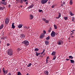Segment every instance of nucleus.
<instances>
[{
  "label": "nucleus",
  "instance_id": "nucleus-1",
  "mask_svg": "<svg viewBox=\"0 0 75 75\" xmlns=\"http://www.w3.org/2000/svg\"><path fill=\"white\" fill-rule=\"evenodd\" d=\"M8 55L9 56H11L13 54V51L11 49H9L7 51Z\"/></svg>",
  "mask_w": 75,
  "mask_h": 75
},
{
  "label": "nucleus",
  "instance_id": "nucleus-2",
  "mask_svg": "<svg viewBox=\"0 0 75 75\" xmlns=\"http://www.w3.org/2000/svg\"><path fill=\"white\" fill-rule=\"evenodd\" d=\"M21 44H23L25 47H27L29 45V42L27 40H24L21 42Z\"/></svg>",
  "mask_w": 75,
  "mask_h": 75
},
{
  "label": "nucleus",
  "instance_id": "nucleus-3",
  "mask_svg": "<svg viewBox=\"0 0 75 75\" xmlns=\"http://www.w3.org/2000/svg\"><path fill=\"white\" fill-rule=\"evenodd\" d=\"M2 71L4 73V75H6V74H7L8 72V70L6 69H4V68H3L2 69Z\"/></svg>",
  "mask_w": 75,
  "mask_h": 75
},
{
  "label": "nucleus",
  "instance_id": "nucleus-4",
  "mask_svg": "<svg viewBox=\"0 0 75 75\" xmlns=\"http://www.w3.org/2000/svg\"><path fill=\"white\" fill-rule=\"evenodd\" d=\"M9 23V18H6L5 20V23L6 24H8Z\"/></svg>",
  "mask_w": 75,
  "mask_h": 75
},
{
  "label": "nucleus",
  "instance_id": "nucleus-5",
  "mask_svg": "<svg viewBox=\"0 0 75 75\" xmlns=\"http://www.w3.org/2000/svg\"><path fill=\"white\" fill-rule=\"evenodd\" d=\"M48 1V0H41V3L42 4H45Z\"/></svg>",
  "mask_w": 75,
  "mask_h": 75
},
{
  "label": "nucleus",
  "instance_id": "nucleus-6",
  "mask_svg": "<svg viewBox=\"0 0 75 75\" xmlns=\"http://www.w3.org/2000/svg\"><path fill=\"white\" fill-rule=\"evenodd\" d=\"M62 44H63V41L61 40L58 41L57 42V44L58 45H62Z\"/></svg>",
  "mask_w": 75,
  "mask_h": 75
},
{
  "label": "nucleus",
  "instance_id": "nucleus-7",
  "mask_svg": "<svg viewBox=\"0 0 75 75\" xmlns=\"http://www.w3.org/2000/svg\"><path fill=\"white\" fill-rule=\"evenodd\" d=\"M1 3L3 5H4V6H6L7 4L5 0H1Z\"/></svg>",
  "mask_w": 75,
  "mask_h": 75
},
{
  "label": "nucleus",
  "instance_id": "nucleus-8",
  "mask_svg": "<svg viewBox=\"0 0 75 75\" xmlns=\"http://www.w3.org/2000/svg\"><path fill=\"white\" fill-rule=\"evenodd\" d=\"M20 37L21 38H22L23 40H24V39L25 38V36L24 34H21V35Z\"/></svg>",
  "mask_w": 75,
  "mask_h": 75
},
{
  "label": "nucleus",
  "instance_id": "nucleus-9",
  "mask_svg": "<svg viewBox=\"0 0 75 75\" xmlns=\"http://www.w3.org/2000/svg\"><path fill=\"white\" fill-rule=\"evenodd\" d=\"M55 34H56V33H55V32H54V31H52L51 34V37H55Z\"/></svg>",
  "mask_w": 75,
  "mask_h": 75
},
{
  "label": "nucleus",
  "instance_id": "nucleus-10",
  "mask_svg": "<svg viewBox=\"0 0 75 75\" xmlns=\"http://www.w3.org/2000/svg\"><path fill=\"white\" fill-rule=\"evenodd\" d=\"M42 20L43 21H45L46 23H49V21L48 20H47L46 19H45V18H42Z\"/></svg>",
  "mask_w": 75,
  "mask_h": 75
},
{
  "label": "nucleus",
  "instance_id": "nucleus-11",
  "mask_svg": "<svg viewBox=\"0 0 75 75\" xmlns=\"http://www.w3.org/2000/svg\"><path fill=\"white\" fill-rule=\"evenodd\" d=\"M44 37V34H42L40 36V38H43Z\"/></svg>",
  "mask_w": 75,
  "mask_h": 75
},
{
  "label": "nucleus",
  "instance_id": "nucleus-12",
  "mask_svg": "<svg viewBox=\"0 0 75 75\" xmlns=\"http://www.w3.org/2000/svg\"><path fill=\"white\" fill-rule=\"evenodd\" d=\"M49 73L48 72V71H44V74L46 75H48V74Z\"/></svg>",
  "mask_w": 75,
  "mask_h": 75
},
{
  "label": "nucleus",
  "instance_id": "nucleus-13",
  "mask_svg": "<svg viewBox=\"0 0 75 75\" xmlns=\"http://www.w3.org/2000/svg\"><path fill=\"white\" fill-rule=\"evenodd\" d=\"M33 15L32 14H30V20H32L33 18Z\"/></svg>",
  "mask_w": 75,
  "mask_h": 75
},
{
  "label": "nucleus",
  "instance_id": "nucleus-14",
  "mask_svg": "<svg viewBox=\"0 0 75 75\" xmlns=\"http://www.w3.org/2000/svg\"><path fill=\"white\" fill-rule=\"evenodd\" d=\"M23 27V25L22 24H19V25H18V27L19 28H22Z\"/></svg>",
  "mask_w": 75,
  "mask_h": 75
},
{
  "label": "nucleus",
  "instance_id": "nucleus-15",
  "mask_svg": "<svg viewBox=\"0 0 75 75\" xmlns=\"http://www.w3.org/2000/svg\"><path fill=\"white\" fill-rule=\"evenodd\" d=\"M14 23H13L12 24V28H13V29H14L15 28V26L14 25Z\"/></svg>",
  "mask_w": 75,
  "mask_h": 75
},
{
  "label": "nucleus",
  "instance_id": "nucleus-16",
  "mask_svg": "<svg viewBox=\"0 0 75 75\" xmlns=\"http://www.w3.org/2000/svg\"><path fill=\"white\" fill-rule=\"evenodd\" d=\"M34 6V5L32 4L30 5L28 7V8H32V7H33V6Z\"/></svg>",
  "mask_w": 75,
  "mask_h": 75
},
{
  "label": "nucleus",
  "instance_id": "nucleus-17",
  "mask_svg": "<svg viewBox=\"0 0 75 75\" xmlns=\"http://www.w3.org/2000/svg\"><path fill=\"white\" fill-rule=\"evenodd\" d=\"M4 27V25L3 24L1 25L0 26V30L2 29V28H3Z\"/></svg>",
  "mask_w": 75,
  "mask_h": 75
},
{
  "label": "nucleus",
  "instance_id": "nucleus-18",
  "mask_svg": "<svg viewBox=\"0 0 75 75\" xmlns=\"http://www.w3.org/2000/svg\"><path fill=\"white\" fill-rule=\"evenodd\" d=\"M69 4L70 5H72L73 4V2H72V0H70L69 2Z\"/></svg>",
  "mask_w": 75,
  "mask_h": 75
},
{
  "label": "nucleus",
  "instance_id": "nucleus-19",
  "mask_svg": "<svg viewBox=\"0 0 75 75\" xmlns=\"http://www.w3.org/2000/svg\"><path fill=\"white\" fill-rule=\"evenodd\" d=\"M70 62L71 63V64H73V63H74V62H75V61H74V60L72 59L70 60Z\"/></svg>",
  "mask_w": 75,
  "mask_h": 75
},
{
  "label": "nucleus",
  "instance_id": "nucleus-20",
  "mask_svg": "<svg viewBox=\"0 0 75 75\" xmlns=\"http://www.w3.org/2000/svg\"><path fill=\"white\" fill-rule=\"evenodd\" d=\"M56 53V52H53L52 53V55H55Z\"/></svg>",
  "mask_w": 75,
  "mask_h": 75
},
{
  "label": "nucleus",
  "instance_id": "nucleus-21",
  "mask_svg": "<svg viewBox=\"0 0 75 75\" xmlns=\"http://www.w3.org/2000/svg\"><path fill=\"white\" fill-rule=\"evenodd\" d=\"M21 50V49L20 48H18L17 50V52H19Z\"/></svg>",
  "mask_w": 75,
  "mask_h": 75
},
{
  "label": "nucleus",
  "instance_id": "nucleus-22",
  "mask_svg": "<svg viewBox=\"0 0 75 75\" xmlns=\"http://www.w3.org/2000/svg\"><path fill=\"white\" fill-rule=\"evenodd\" d=\"M45 44L46 45H48V44H49V42L48 41H45Z\"/></svg>",
  "mask_w": 75,
  "mask_h": 75
},
{
  "label": "nucleus",
  "instance_id": "nucleus-23",
  "mask_svg": "<svg viewBox=\"0 0 75 75\" xmlns=\"http://www.w3.org/2000/svg\"><path fill=\"white\" fill-rule=\"evenodd\" d=\"M17 73V75H22L21 73V72L20 71L18 72Z\"/></svg>",
  "mask_w": 75,
  "mask_h": 75
},
{
  "label": "nucleus",
  "instance_id": "nucleus-24",
  "mask_svg": "<svg viewBox=\"0 0 75 75\" xmlns=\"http://www.w3.org/2000/svg\"><path fill=\"white\" fill-rule=\"evenodd\" d=\"M36 56L37 57H38V55H40V53H38L37 52H36Z\"/></svg>",
  "mask_w": 75,
  "mask_h": 75
},
{
  "label": "nucleus",
  "instance_id": "nucleus-25",
  "mask_svg": "<svg viewBox=\"0 0 75 75\" xmlns=\"http://www.w3.org/2000/svg\"><path fill=\"white\" fill-rule=\"evenodd\" d=\"M69 13L71 16H73L74 15V13H72V12H71V11Z\"/></svg>",
  "mask_w": 75,
  "mask_h": 75
},
{
  "label": "nucleus",
  "instance_id": "nucleus-26",
  "mask_svg": "<svg viewBox=\"0 0 75 75\" xmlns=\"http://www.w3.org/2000/svg\"><path fill=\"white\" fill-rule=\"evenodd\" d=\"M51 30H52V29H51V28H50L48 30V32L49 33H50V32H51Z\"/></svg>",
  "mask_w": 75,
  "mask_h": 75
},
{
  "label": "nucleus",
  "instance_id": "nucleus-27",
  "mask_svg": "<svg viewBox=\"0 0 75 75\" xmlns=\"http://www.w3.org/2000/svg\"><path fill=\"white\" fill-rule=\"evenodd\" d=\"M19 3H21V4H23V0H21L19 1Z\"/></svg>",
  "mask_w": 75,
  "mask_h": 75
},
{
  "label": "nucleus",
  "instance_id": "nucleus-28",
  "mask_svg": "<svg viewBox=\"0 0 75 75\" xmlns=\"http://www.w3.org/2000/svg\"><path fill=\"white\" fill-rule=\"evenodd\" d=\"M34 51H39V49L37 48H36L35 49Z\"/></svg>",
  "mask_w": 75,
  "mask_h": 75
},
{
  "label": "nucleus",
  "instance_id": "nucleus-29",
  "mask_svg": "<svg viewBox=\"0 0 75 75\" xmlns=\"http://www.w3.org/2000/svg\"><path fill=\"white\" fill-rule=\"evenodd\" d=\"M69 58H70V59H73V57H72L71 56H69Z\"/></svg>",
  "mask_w": 75,
  "mask_h": 75
},
{
  "label": "nucleus",
  "instance_id": "nucleus-30",
  "mask_svg": "<svg viewBox=\"0 0 75 75\" xmlns=\"http://www.w3.org/2000/svg\"><path fill=\"white\" fill-rule=\"evenodd\" d=\"M4 10V8L2 7H0V10Z\"/></svg>",
  "mask_w": 75,
  "mask_h": 75
},
{
  "label": "nucleus",
  "instance_id": "nucleus-31",
  "mask_svg": "<svg viewBox=\"0 0 75 75\" xmlns=\"http://www.w3.org/2000/svg\"><path fill=\"white\" fill-rule=\"evenodd\" d=\"M50 36H48L46 38V40H48L50 39Z\"/></svg>",
  "mask_w": 75,
  "mask_h": 75
},
{
  "label": "nucleus",
  "instance_id": "nucleus-32",
  "mask_svg": "<svg viewBox=\"0 0 75 75\" xmlns=\"http://www.w3.org/2000/svg\"><path fill=\"white\" fill-rule=\"evenodd\" d=\"M31 65V63H30L29 64H28V65L27 67H30V66Z\"/></svg>",
  "mask_w": 75,
  "mask_h": 75
},
{
  "label": "nucleus",
  "instance_id": "nucleus-33",
  "mask_svg": "<svg viewBox=\"0 0 75 75\" xmlns=\"http://www.w3.org/2000/svg\"><path fill=\"white\" fill-rule=\"evenodd\" d=\"M54 27L55 29H57V26H56L55 24H54Z\"/></svg>",
  "mask_w": 75,
  "mask_h": 75
},
{
  "label": "nucleus",
  "instance_id": "nucleus-34",
  "mask_svg": "<svg viewBox=\"0 0 75 75\" xmlns=\"http://www.w3.org/2000/svg\"><path fill=\"white\" fill-rule=\"evenodd\" d=\"M64 18L65 20H67V19H68V18L67 17H64Z\"/></svg>",
  "mask_w": 75,
  "mask_h": 75
},
{
  "label": "nucleus",
  "instance_id": "nucleus-35",
  "mask_svg": "<svg viewBox=\"0 0 75 75\" xmlns=\"http://www.w3.org/2000/svg\"><path fill=\"white\" fill-rule=\"evenodd\" d=\"M59 15L58 16V17H59V18H60V17H61V13H59Z\"/></svg>",
  "mask_w": 75,
  "mask_h": 75
},
{
  "label": "nucleus",
  "instance_id": "nucleus-36",
  "mask_svg": "<svg viewBox=\"0 0 75 75\" xmlns=\"http://www.w3.org/2000/svg\"><path fill=\"white\" fill-rule=\"evenodd\" d=\"M42 10H39V12H40V13H41V12H42Z\"/></svg>",
  "mask_w": 75,
  "mask_h": 75
},
{
  "label": "nucleus",
  "instance_id": "nucleus-37",
  "mask_svg": "<svg viewBox=\"0 0 75 75\" xmlns=\"http://www.w3.org/2000/svg\"><path fill=\"white\" fill-rule=\"evenodd\" d=\"M55 59H56V56H54V57H53V60H55Z\"/></svg>",
  "mask_w": 75,
  "mask_h": 75
},
{
  "label": "nucleus",
  "instance_id": "nucleus-38",
  "mask_svg": "<svg viewBox=\"0 0 75 75\" xmlns=\"http://www.w3.org/2000/svg\"><path fill=\"white\" fill-rule=\"evenodd\" d=\"M43 33L44 34H46V32L45 30L43 31Z\"/></svg>",
  "mask_w": 75,
  "mask_h": 75
},
{
  "label": "nucleus",
  "instance_id": "nucleus-39",
  "mask_svg": "<svg viewBox=\"0 0 75 75\" xmlns=\"http://www.w3.org/2000/svg\"><path fill=\"white\" fill-rule=\"evenodd\" d=\"M23 0V1L24 2H26V1H27V0Z\"/></svg>",
  "mask_w": 75,
  "mask_h": 75
},
{
  "label": "nucleus",
  "instance_id": "nucleus-40",
  "mask_svg": "<svg viewBox=\"0 0 75 75\" xmlns=\"http://www.w3.org/2000/svg\"><path fill=\"white\" fill-rule=\"evenodd\" d=\"M24 28H26V29H28V28H27V27H26V26H24Z\"/></svg>",
  "mask_w": 75,
  "mask_h": 75
},
{
  "label": "nucleus",
  "instance_id": "nucleus-41",
  "mask_svg": "<svg viewBox=\"0 0 75 75\" xmlns=\"http://www.w3.org/2000/svg\"><path fill=\"white\" fill-rule=\"evenodd\" d=\"M28 1L27 2H26L25 4H26V5H27L28 4Z\"/></svg>",
  "mask_w": 75,
  "mask_h": 75
},
{
  "label": "nucleus",
  "instance_id": "nucleus-42",
  "mask_svg": "<svg viewBox=\"0 0 75 75\" xmlns=\"http://www.w3.org/2000/svg\"><path fill=\"white\" fill-rule=\"evenodd\" d=\"M7 45L8 46H9V45H10V44L9 43H7Z\"/></svg>",
  "mask_w": 75,
  "mask_h": 75
},
{
  "label": "nucleus",
  "instance_id": "nucleus-43",
  "mask_svg": "<svg viewBox=\"0 0 75 75\" xmlns=\"http://www.w3.org/2000/svg\"><path fill=\"white\" fill-rule=\"evenodd\" d=\"M46 64H48V59H47L46 60Z\"/></svg>",
  "mask_w": 75,
  "mask_h": 75
},
{
  "label": "nucleus",
  "instance_id": "nucleus-44",
  "mask_svg": "<svg viewBox=\"0 0 75 75\" xmlns=\"http://www.w3.org/2000/svg\"><path fill=\"white\" fill-rule=\"evenodd\" d=\"M73 19H72V21H74V18H72Z\"/></svg>",
  "mask_w": 75,
  "mask_h": 75
},
{
  "label": "nucleus",
  "instance_id": "nucleus-45",
  "mask_svg": "<svg viewBox=\"0 0 75 75\" xmlns=\"http://www.w3.org/2000/svg\"><path fill=\"white\" fill-rule=\"evenodd\" d=\"M63 6H64V4H63V3H62L61 4V7H63Z\"/></svg>",
  "mask_w": 75,
  "mask_h": 75
},
{
  "label": "nucleus",
  "instance_id": "nucleus-46",
  "mask_svg": "<svg viewBox=\"0 0 75 75\" xmlns=\"http://www.w3.org/2000/svg\"><path fill=\"white\" fill-rule=\"evenodd\" d=\"M43 53H44V52H42L41 53V55H42V54H43Z\"/></svg>",
  "mask_w": 75,
  "mask_h": 75
},
{
  "label": "nucleus",
  "instance_id": "nucleus-47",
  "mask_svg": "<svg viewBox=\"0 0 75 75\" xmlns=\"http://www.w3.org/2000/svg\"><path fill=\"white\" fill-rule=\"evenodd\" d=\"M66 60H67V61H69V59H66Z\"/></svg>",
  "mask_w": 75,
  "mask_h": 75
},
{
  "label": "nucleus",
  "instance_id": "nucleus-48",
  "mask_svg": "<svg viewBox=\"0 0 75 75\" xmlns=\"http://www.w3.org/2000/svg\"><path fill=\"white\" fill-rule=\"evenodd\" d=\"M52 8H54V6H51Z\"/></svg>",
  "mask_w": 75,
  "mask_h": 75
},
{
  "label": "nucleus",
  "instance_id": "nucleus-49",
  "mask_svg": "<svg viewBox=\"0 0 75 75\" xmlns=\"http://www.w3.org/2000/svg\"><path fill=\"white\" fill-rule=\"evenodd\" d=\"M45 52V49H43L42 52Z\"/></svg>",
  "mask_w": 75,
  "mask_h": 75
},
{
  "label": "nucleus",
  "instance_id": "nucleus-50",
  "mask_svg": "<svg viewBox=\"0 0 75 75\" xmlns=\"http://www.w3.org/2000/svg\"><path fill=\"white\" fill-rule=\"evenodd\" d=\"M65 4V2H63V4Z\"/></svg>",
  "mask_w": 75,
  "mask_h": 75
},
{
  "label": "nucleus",
  "instance_id": "nucleus-51",
  "mask_svg": "<svg viewBox=\"0 0 75 75\" xmlns=\"http://www.w3.org/2000/svg\"><path fill=\"white\" fill-rule=\"evenodd\" d=\"M56 18L57 19H58V18H59V17H56Z\"/></svg>",
  "mask_w": 75,
  "mask_h": 75
},
{
  "label": "nucleus",
  "instance_id": "nucleus-52",
  "mask_svg": "<svg viewBox=\"0 0 75 75\" xmlns=\"http://www.w3.org/2000/svg\"><path fill=\"white\" fill-rule=\"evenodd\" d=\"M1 69H0V74L1 73Z\"/></svg>",
  "mask_w": 75,
  "mask_h": 75
},
{
  "label": "nucleus",
  "instance_id": "nucleus-53",
  "mask_svg": "<svg viewBox=\"0 0 75 75\" xmlns=\"http://www.w3.org/2000/svg\"><path fill=\"white\" fill-rule=\"evenodd\" d=\"M47 59H48V58H49V57H47Z\"/></svg>",
  "mask_w": 75,
  "mask_h": 75
},
{
  "label": "nucleus",
  "instance_id": "nucleus-54",
  "mask_svg": "<svg viewBox=\"0 0 75 75\" xmlns=\"http://www.w3.org/2000/svg\"><path fill=\"white\" fill-rule=\"evenodd\" d=\"M11 74H10V73H9L8 75H11Z\"/></svg>",
  "mask_w": 75,
  "mask_h": 75
},
{
  "label": "nucleus",
  "instance_id": "nucleus-55",
  "mask_svg": "<svg viewBox=\"0 0 75 75\" xmlns=\"http://www.w3.org/2000/svg\"><path fill=\"white\" fill-rule=\"evenodd\" d=\"M73 34H74V32H72V33L71 34V35H72Z\"/></svg>",
  "mask_w": 75,
  "mask_h": 75
},
{
  "label": "nucleus",
  "instance_id": "nucleus-56",
  "mask_svg": "<svg viewBox=\"0 0 75 75\" xmlns=\"http://www.w3.org/2000/svg\"><path fill=\"white\" fill-rule=\"evenodd\" d=\"M8 6L9 7H10V6H10V5H8Z\"/></svg>",
  "mask_w": 75,
  "mask_h": 75
},
{
  "label": "nucleus",
  "instance_id": "nucleus-57",
  "mask_svg": "<svg viewBox=\"0 0 75 75\" xmlns=\"http://www.w3.org/2000/svg\"><path fill=\"white\" fill-rule=\"evenodd\" d=\"M20 7H23V6L21 5V6H20Z\"/></svg>",
  "mask_w": 75,
  "mask_h": 75
},
{
  "label": "nucleus",
  "instance_id": "nucleus-58",
  "mask_svg": "<svg viewBox=\"0 0 75 75\" xmlns=\"http://www.w3.org/2000/svg\"><path fill=\"white\" fill-rule=\"evenodd\" d=\"M1 41L0 40V44H1Z\"/></svg>",
  "mask_w": 75,
  "mask_h": 75
},
{
  "label": "nucleus",
  "instance_id": "nucleus-59",
  "mask_svg": "<svg viewBox=\"0 0 75 75\" xmlns=\"http://www.w3.org/2000/svg\"><path fill=\"white\" fill-rule=\"evenodd\" d=\"M70 37H70L69 38V40H70Z\"/></svg>",
  "mask_w": 75,
  "mask_h": 75
},
{
  "label": "nucleus",
  "instance_id": "nucleus-60",
  "mask_svg": "<svg viewBox=\"0 0 75 75\" xmlns=\"http://www.w3.org/2000/svg\"><path fill=\"white\" fill-rule=\"evenodd\" d=\"M72 31H75V30H72Z\"/></svg>",
  "mask_w": 75,
  "mask_h": 75
},
{
  "label": "nucleus",
  "instance_id": "nucleus-61",
  "mask_svg": "<svg viewBox=\"0 0 75 75\" xmlns=\"http://www.w3.org/2000/svg\"><path fill=\"white\" fill-rule=\"evenodd\" d=\"M27 28H28H28H29V26H28V27H27Z\"/></svg>",
  "mask_w": 75,
  "mask_h": 75
},
{
  "label": "nucleus",
  "instance_id": "nucleus-62",
  "mask_svg": "<svg viewBox=\"0 0 75 75\" xmlns=\"http://www.w3.org/2000/svg\"><path fill=\"white\" fill-rule=\"evenodd\" d=\"M1 3H0V5H1Z\"/></svg>",
  "mask_w": 75,
  "mask_h": 75
},
{
  "label": "nucleus",
  "instance_id": "nucleus-63",
  "mask_svg": "<svg viewBox=\"0 0 75 75\" xmlns=\"http://www.w3.org/2000/svg\"><path fill=\"white\" fill-rule=\"evenodd\" d=\"M71 38H72L73 37H74V36H71Z\"/></svg>",
  "mask_w": 75,
  "mask_h": 75
},
{
  "label": "nucleus",
  "instance_id": "nucleus-64",
  "mask_svg": "<svg viewBox=\"0 0 75 75\" xmlns=\"http://www.w3.org/2000/svg\"><path fill=\"white\" fill-rule=\"evenodd\" d=\"M61 3H62V1H61Z\"/></svg>",
  "mask_w": 75,
  "mask_h": 75
}]
</instances>
